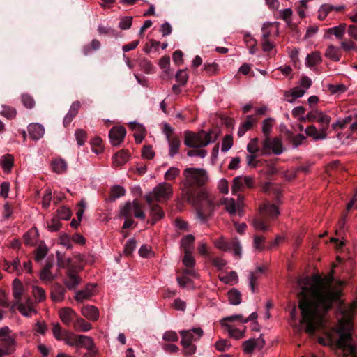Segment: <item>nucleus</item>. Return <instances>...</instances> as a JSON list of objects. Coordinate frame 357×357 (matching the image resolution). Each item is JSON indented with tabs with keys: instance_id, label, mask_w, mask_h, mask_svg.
<instances>
[{
	"instance_id": "26",
	"label": "nucleus",
	"mask_w": 357,
	"mask_h": 357,
	"mask_svg": "<svg viewBox=\"0 0 357 357\" xmlns=\"http://www.w3.org/2000/svg\"><path fill=\"white\" fill-rule=\"evenodd\" d=\"M169 142V155L172 158L179 151L181 141L180 139L176 136L167 138Z\"/></svg>"
},
{
	"instance_id": "12",
	"label": "nucleus",
	"mask_w": 357,
	"mask_h": 357,
	"mask_svg": "<svg viewBox=\"0 0 357 357\" xmlns=\"http://www.w3.org/2000/svg\"><path fill=\"white\" fill-rule=\"evenodd\" d=\"M82 282V278L75 273V268L67 271V278L64 280V284L69 290H74Z\"/></svg>"
},
{
	"instance_id": "37",
	"label": "nucleus",
	"mask_w": 357,
	"mask_h": 357,
	"mask_svg": "<svg viewBox=\"0 0 357 357\" xmlns=\"http://www.w3.org/2000/svg\"><path fill=\"white\" fill-rule=\"evenodd\" d=\"M252 226L255 229L266 231L268 229V225L266 218H255L252 220Z\"/></svg>"
},
{
	"instance_id": "48",
	"label": "nucleus",
	"mask_w": 357,
	"mask_h": 357,
	"mask_svg": "<svg viewBox=\"0 0 357 357\" xmlns=\"http://www.w3.org/2000/svg\"><path fill=\"white\" fill-rule=\"evenodd\" d=\"M321 110L317 109H312L311 111L308 112L306 116H301L299 118V121L301 122H314L316 119V116L318 115L319 112H321Z\"/></svg>"
},
{
	"instance_id": "16",
	"label": "nucleus",
	"mask_w": 357,
	"mask_h": 357,
	"mask_svg": "<svg viewBox=\"0 0 357 357\" xmlns=\"http://www.w3.org/2000/svg\"><path fill=\"white\" fill-rule=\"evenodd\" d=\"M130 158V153L127 150H121L116 152L112 157V163L116 167H121L126 164Z\"/></svg>"
},
{
	"instance_id": "46",
	"label": "nucleus",
	"mask_w": 357,
	"mask_h": 357,
	"mask_svg": "<svg viewBox=\"0 0 357 357\" xmlns=\"http://www.w3.org/2000/svg\"><path fill=\"white\" fill-rule=\"evenodd\" d=\"M71 215V210L66 206H61L57 209V216L59 219L68 220Z\"/></svg>"
},
{
	"instance_id": "45",
	"label": "nucleus",
	"mask_w": 357,
	"mask_h": 357,
	"mask_svg": "<svg viewBox=\"0 0 357 357\" xmlns=\"http://www.w3.org/2000/svg\"><path fill=\"white\" fill-rule=\"evenodd\" d=\"M222 326H225L227 328L228 334H229L230 337L235 338L236 340L241 339L243 337V334L245 332L238 330V328H232L230 325L227 324H222Z\"/></svg>"
},
{
	"instance_id": "25",
	"label": "nucleus",
	"mask_w": 357,
	"mask_h": 357,
	"mask_svg": "<svg viewBox=\"0 0 357 357\" xmlns=\"http://www.w3.org/2000/svg\"><path fill=\"white\" fill-rule=\"evenodd\" d=\"M0 349L6 350L7 354H10L15 349V341L13 337L0 339Z\"/></svg>"
},
{
	"instance_id": "41",
	"label": "nucleus",
	"mask_w": 357,
	"mask_h": 357,
	"mask_svg": "<svg viewBox=\"0 0 357 357\" xmlns=\"http://www.w3.org/2000/svg\"><path fill=\"white\" fill-rule=\"evenodd\" d=\"M74 326L75 328H79L83 332H87L91 328L90 323L86 321L85 319L81 317H78L77 319L75 320Z\"/></svg>"
},
{
	"instance_id": "55",
	"label": "nucleus",
	"mask_w": 357,
	"mask_h": 357,
	"mask_svg": "<svg viewBox=\"0 0 357 357\" xmlns=\"http://www.w3.org/2000/svg\"><path fill=\"white\" fill-rule=\"evenodd\" d=\"M248 151L252 154H255L260 151L259 147V138H252L248 144Z\"/></svg>"
},
{
	"instance_id": "4",
	"label": "nucleus",
	"mask_w": 357,
	"mask_h": 357,
	"mask_svg": "<svg viewBox=\"0 0 357 357\" xmlns=\"http://www.w3.org/2000/svg\"><path fill=\"white\" fill-rule=\"evenodd\" d=\"M336 347L342 353V357H357V338L349 331H340Z\"/></svg>"
},
{
	"instance_id": "22",
	"label": "nucleus",
	"mask_w": 357,
	"mask_h": 357,
	"mask_svg": "<svg viewBox=\"0 0 357 357\" xmlns=\"http://www.w3.org/2000/svg\"><path fill=\"white\" fill-rule=\"evenodd\" d=\"M217 206H224L225 209H226L227 212H228L230 215H236V202L235 199L233 198L228 199L227 197H225L219 202H217Z\"/></svg>"
},
{
	"instance_id": "62",
	"label": "nucleus",
	"mask_w": 357,
	"mask_h": 357,
	"mask_svg": "<svg viewBox=\"0 0 357 357\" xmlns=\"http://www.w3.org/2000/svg\"><path fill=\"white\" fill-rule=\"evenodd\" d=\"M1 114L8 119H14L15 116L17 114V111L13 107L3 106Z\"/></svg>"
},
{
	"instance_id": "47",
	"label": "nucleus",
	"mask_w": 357,
	"mask_h": 357,
	"mask_svg": "<svg viewBox=\"0 0 357 357\" xmlns=\"http://www.w3.org/2000/svg\"><path fill=\"white\" fill-rule=\"evenodd\" d=\"M100 48V42L97 39H93L90 45L83 47V53L85 55L90 54L92 50H98Z\"/></svg>"
},
{
	"instance_id": "28",
	"label": "nucleus",
	"mask_w": 357,
	"mask_h": 357,
	"mask_svg": "<svg viewBox=\"0 0 357 357\" xmlns=\"http://www.w3.org/2000/svg\"><path fill=\"white\" fill-rule=\"evenodd\" d=\"M13 294L15 299L20 302L23 294V285L20 279H14L13 282Z\"/></svg>"
},
{
	"instance_id": "38",
	"label": "nucleus",
	"mask_w": 357,
	"mask_h": 357,
	"mask_svg": "<svg viewBox=\"0 0 357 357\" xmlns=\"http://www.w3.org/2000/svg\"><path fill=\"white\" fill-rule=\"evenodd\" d=\"M51 165L53 171L57 174L63 173L66 169V162L62 159H54Z\"/></svg>"
},
{
	"instance_id": "40",
	"label": "nucleus",
	"mask_w": 357,
	"mask_h": 357,
	"mask_svg": "<svg viewBox=\"0 0 357 357\" xmlns=\"http://www.w3.org/2000/svg\"><path fill=\"white\" fill-rule=\"evenodd\" d=\"M126 195V190L122 186L115 185L111 188L110 200H116L119 197H123Z\"/></svg>"
},
{
	"instance_id": "3",
	"label": "nucleus",
	"mask_w": 357,
	"mask_h": 357,
	"mask_svg": "<svg viewBox=\"0 0 357 357\" xmlns=\"http://www.w3.org/2000/svg\"><path fill=\"white\" fill-rule=\"evenodd\" d=\"M273 119L267 118L264 120L262 126V132L264 139L262 141V154L270 155L271 153L275 155H280L282 153V141L278 138H270L273 127Z\"/></svg>"
},
{
	"instance_id": "34",
	"label": "nucleus",
	"mask_w": 357,
	"mask_h": 357,
	"mask_svg": "<svg viewBox=\"0 0 357 357\" xmlns=\"http://www.w3.org/2000/svg\"><path fill=\"white\" fill-rule=\"evenodd\" d=\"M264 271V268L261 266L257 267L255 272L250 273L249 275V287L251 288L252 293L255 292V283L256 280L259 278V274L263 273Z\"/></svg>"
},
{
	"instance_id": "32",
	"label": "nucleus",
	"mask_w": 357,
	"mask_h": 357,
	"mask_svg": "<svg viewBox=\"0 0 357 357\" xmlns=\"http://www.w3.org/2000/svg\"><path fill=\"white\" fill-rule=\"evenodd\" d=\"M227 295L231 305H238L241 303V293L238 290L231 289L228 291Z\"/></svg>"
},
{
	"instance_id": "54",
	"label": "nucleus",
	"mask_w": 357,
	"mask_h": 357,
	"mask_svg": "<svg viewBox=\"0 0 357 357\" xmlns=\"http://www.w3.org/2000/svg\"><path fill=\"white\" fill-rule=\"evenodd\" d=\"M192 252H184L183 263L188 268H193L195 264V258L191 255Z\"/></svg>"
},
{
	"instance_id": "63",
	"label": "nucleus",
	"mask_w": 357,
	"mask_h": 357,
	"mask_svg": "<svg viewBox=\"0 0 357 357\" xmlns=\"http://www.w3.org/2000/svg\"><path fill=\"white\" fill-rule=\"evenodd\" d=\"M142 156L147 160H152L155 156L154 151L150 145L144 146L142 150Z\"/></svg>"
},
{
	"instance_id": "49",
	"label": "nucleus",
	"mask_w": 357,
	"mask_h": 357,
	"mask_svg": "<svg viewBox=\"0 0 357 357\" xmlns=\"http://www.w3.org/2000/svg\"><path fill=\"white\" fill-rule=\"evenodd\" d=\"M308 0H301L296 6V10L301 19L305 17V11L307 9Z\"/></svg>"
},
{
	"instance_id": "23",
	"label": "nucleus",
	"mask_w": 357,
	"mask_h": 357,
	"mask_svg": "<svg viewBox=\"0 0 357 357\" xmlns=\"http://www.w3.org/2000/svg\"><path fill=\"white\" fill-rule=\"evenodd\" d=\"M129 127L132 130H136L137 132L134 133V137L137 144H140L143 141L145 136V129L143 125L137 123L136 122L130 123Z\"/></svg>"
},
{
	"instance_id": "43",
	"label": "nucleus",
	"mask_w": 357,
	"mask_h": 357,
	"mask_svg": "<svg viewBox=\"0 0 357 357\" xmlns=\"http://www.w3.org/2000/svg\"><path fill=\"white\" fill-rule=\"evenodd\" d=\"M220 280L226 284H234L238 282V275L235 271H231L227 275L220 277Z\"/></svg>"
},
{
	"instance_id": "59",
	"label": "nucleus",
	"mask_w": 357,
	"mask_h": 357,
	"mask_svg": "<svg viewBox=\"0 0 357 357\" xmlns=\"http://www.w3.org/2000/svg\"><path fill=\"white\" fill-rule=\"evenodd\" d=\"M136 248V241L133 238L130 239L128 241L126 242L125 245V249L124 252L126 255V256H130L133 250Z\"/></svg>"
},
{
	"instance_id": "13",
	"label": "nucleus",
	"mask_w": 357,
	"mask_h": 357,
	"mask_svg": "<svg viewBox=\"0 0 357 357\" xmlns=\"http://www.w3.org/2000/svg\"><path fill=\"white\" fill-rule=\"evenodd\" d=\"M260 213L267 216V218L275 220L279 215V209L276 204L271 202L263 204L259 207Z\"/></svg>"
},
{
	"instance_id": "52",
	"label": "nucleus",
	"mask_w": 357,
	"mask_h": 357,
	"mask_svg": "<svg viewBox=\"0 0 357 357\" xmlns=\"http://www.w3.org/2000/svg\"><path fill=\"white\" fill-rule=\"evenodd\" d=\"M304 93H305V91L303 89H299V88L296 87V88L292 89V92L290 93L289 92H286L285 96L287 98H289V96H292V98H293L292 100H289L288 101L289 102H293V101L296 98L303 97Z\"/></svg>"
},
{
	"instance_id": "27",
	"label": "nucleus",
	"mask_w": 357,
	"mask_h": 357,
	"mask_svg": "<svg viewBox=\"0 0 357 357\" xmlns=\"http://www.w3.org/2000/svg\"><path fill=\"white\" fill-rule=\"evenodd\" d=\"M195 242V237L192 234H188L181 238V248H183L184 252H192L194 247L192 245Z\"/></svg>"
},
{
	"instance_id": "35",
	"label": "nucleus",
	"mask_w": 357,
	"mask_h": 357,
	"mask_svg": "<svg viewBox=\"0 0 357 357\" xmlns=\"http://www.w3.org/2000/svg\"><path fill=\"white\" fill-rule=\"evenodd\" d=\"M321 61V57L319 52H314L307 54L306 57V65L308 67H313Z\"/></svg>"
},
{
	"instance_id": "2",
	"label": "nucleus",
	"mask_w": 357,
	"mask_h": 357,
	"mask_svg": "<svg viewBox=\"0 0 357 357\" xmlns=\"http://www.w3.org/2000/svg\"><path fill=\"white\" fill-rule=\"evenodd\" d=\"M220 135L218 128H213L206 132L201 130L198 133L186 131L184 132V144L190 148H202L213 142H215Z\"/></svg>"
},
{
	"instance_id": "20",
	"label": "nucleus",
	"mask_w": 357,
	"mask_h": 357,
	"mask_svg": "<svg viewBox=\"0 0 357 357\" xmlns=\"http://www.w3.org/2000/svg\"><path fill=\"white\" fill-rule=\"evenodd\" d=\"M222 250L224 251H234V255L238 257H241V243L237 238H234L231 241H227L225 243Z\"/></svg>"
},
{
	"instance_id": "8",
	"label": "nucleus",
	"mask_w": 357,
	"mask_h": 357,
	"mask_svg": "<svg viewBox=\"0 0 357 357\" xmlns=\"http://www.w3.org/2000/svg\"><path fill=\"white\" fill-rule=\"evenodd\" d=\"M181 340V344H192L199 340L203 335V331L202 328H194L191 330H183L179 332Z\"/></svg>"
},
{
	"instance_id": "18",
	"label": "nucleus",
	"mask_w": 357,
	"mask_h": 357,
	"mask_svg": "<svg viewBox=\"0 0 357 357\" xmlns=\"http://www.w3.org/2000/svg\"><path fill=\"white\" fill-rule=\"evenodd\" d=\"M82 314L84 317L96 321L98 319V308L92 305H86L82 308Z\"/></svg>"
},
{
	"instance_id": "21",
	"label": "nucleus",
	"mask_w": 357,
	"mask_h": 357,
	"mask_svg": "<svg viewBox=\"0 0 357 357\" xmlns=\"http://www.w3.org/2000/svg\"><path fill=\"white\" fill-rule=\"evenodd\" d=\"M346 24H339L333 28L328 29L326 31L324 37L328 38L331 35H335L337 39H341L343 38L346 33Z\"/></svg>"
},
{
	"instance_id": "11",
	"label": "nucleus",
	"mask_w": 357,
	"mask_h": 357,
	"mask_svg": "<svg viewBox=\"0 0 357 357\" xmlns=\"http://www.w3.org/2000/svg\"><path fill=\"white\" fill-rule=\"evenodd\" d=\"M254 186V181L250 176H236L233 181V186H231V191L233 193L241 190L243 188H252Z\"/></svg>"
},
{
	"instance_id": "10",
	"label": "nucleus",
	"mask_w": 357,
	"mask_h": 357,
	"mask_svg": "<svg viewBox=\"0 0 357 357\" xmlns=\"http://www.w3.org/2000/svg\"><path fill=\"white\" fill-rule=\"evenodd\" d=\"M126 134V128L122 126L114 127L109 131V139L112 146H118L122 143Z\"/></svg>"
},
{
	"instance_id": "57",
	"label": "nucleus",
	"mask_w": 357,
	"mask_h": 357,
	"mask_svg": "<svg viewBox=\"0 0 357 357\" xmlns=\"http://www.w3.org/2000/svg\"><path fill=\"white\" fill-rule=\"evenodd\" d=\"M21 100L24 107L28 109H32L33 107L35 106V100H33V98L30 95L22 94L21 96Z\"/></svg>"
},
{
	"instance_id": "31",
	"label": "nucleus",
	"mask_w": 357,
	"mask_h": 357,
	"mask_svg": "<svg viewBox=\"0 0 357 357\" xmlns=\"http://www.w3.org/2000/svg\"><path fill=\"white\" fill-rule=\"evenodd\" d=\"M14 160L13 157L9 154H6L2 156L0 159V164L4 172H9L11 168L13 167Z\"/></svg>"
},
{
	"instance_id": "36",
	"label": "nucleus",
	"mask_w": 357,
	"mask_h": 357,
	"mask_svg": "<svg viewBox=\"0 0 357 357\" xmlns=\"http://www.w3.org/2000/svg\"><path fill=\"white\" fill-rule=\"evenodd\" d=\"M326 57L330 58L333 61H339L340 59V54L338 48H336L334 45H331L328 47L325 52Z\"/></svg>"
},
{
	"instance_id": "58",
	"label": "nucleus",
	"mask_w": 357,
	"mask_h": 357,
	"mask_svg": "<svg viewBox=\"0 0 357 357\" xmlns=\"http://www.w3.org/2000/svg\"><path fill=\"white\" fill-rule=\"evenodd\" d=\"M255 124H256V119L252 115H248L245 117V121L241 124V128L250 130Z\"/></svg>"
},
{
	"instance_id": "9",
	"label": "nucleus",
	"mask_w": 357,
	"mask_h": 357,
	"mask_svg": "<svg viewBox=\"0 0 357 357\" xmlns=\"http://www.w3.org/2000/svg\"><path fill=\"white\" fill-rule=\"evenodd\" d=\"M145 200L148 203V205L150 206L151 209V215L152 218L151 224L153 225L155 222L161 220L164 216V212L161 207L156 204L153 202V197L151 195H146L144 197Z\"/></svg>"
},
{
	"instance_id": "15",
	"label": "nucleus",
	"mask_w": 357,
	"mask_h": 357,
	"mask_svg": "<svg viewBox=\"0 0 357 357\" xmlns=\"http://www.w3.org/2000/svg\"><path fill=\"white\" fill-rule=\"evenodd\" d=\"M66 289L59 283H54L51 289V299L54 302H61L64 300Z\"/></svg>"
},
{
	"instance_id": "7",
	"label": "nucleus",
	"mask_w": 357,
	"mask_h": 357,
	"mask_svg": "<svg viewBox=\"0 0 357 357\" xmlns=\"http://www.w3.org/2000/svg\"><path fill=\"white\" fill-rule=\"evenodd\" d=\"M173 194L172 185L169 183H161L157 185L153 191L148 195H151L153 197V201L162 202L167 201L170 199Z\"/></svg>"
},
{
	"instance_id": "61",
	"label": "nucleus",
	"mask_w": 357,
	"mask_h": 357,
	"mask_svg": "<svg viewBox=\"0 0 357 357\" xmlns=\"http://www.w3.org/2000/svg\"><path fill=\"white\" fill-rule=\"evenodd\" d=\"M272 24H264L262 29V38L261 40H270L269 38L271 36V29Z\"/></svg>"
},
{
	"instance_id": "53",
	"label": "nucleus",
	"mask_w": 357,
	"mask_h": 357,
	"mask_svg": "<svg viewBox=\"0 0 357 357\" xmlns=\"http://www.w3.org/2000/svg\"><path fill=\"white\" fill-rule=\"evenodd\" d=\"M188 75L185 70H180L176 74V80L180 83L181 86H185L187 84Z\"/></svg>"
},
{
	"instance_id": "1",
	"label": "nucleus",
	"mask_w": 357,
	"mask_h": 357,
	"mask_svg": "<svg viewBox=\"0 0 357 357\" xmlns=\"http://www.w3.org/2000/svg\"><path fill=\"white\" fill-rule=\"evenodd\" d=\"M298 307L305 325V332L314 335L317 328L324 324L326 313L332 308L337 298V293L333 287L332 279L313 277V284L308 287L303 286L298 293Z\"/></svg>"
},
{
	"instance_id": "64",
	"label": "nucleus",
	"mask_w": 357,
	"mask_h": 357,
	"mask_svg": "<svg viewBox=\"0 0 357 357\" xmlns=\"http://www.w3.org/2000/svg\"><path fill=\"white\" fill-rule=\"evenodd\" d=\"M230 347L231 344H229L227 340H218L215 343V349L221 352L229 349Z\"/></svg>"
},
{
	"instance_id": "50",
	"label": "nucleus",
	"mask_w": 357,
	"mask_h": 357,
	"mask_svg": "<svg viewBox=\"0 0 357 357\" xmlns=\"http://www.w3.org/2000/svg\"><path fill=\"white\" fill-rule=\"evenodd\" d=\"M47 253V248L45 245H40L38 248L36 250V256L35 260L36 261H40L43 259Z\"/></svg>"
},
{
	"instance_id": "5",
	"label": "nucleus",
	"mask_w": 357,
	"mask_h": 357,
	"mask_svg": "<svg viewBox=\"0 0 357 357\" xmlns=\"http://www.w3.org/2000/svg\"><path fill=\"white\" fill-rule=\"evenodd\" d=\"M197 199V215L202 222H205L208 218L213 215L214 210L218 207L217 203H215L213 199L203 192L198 195Z\"/></svg>"
},
{
	"instance_id": "30",
	"label": "nucleus",
	"mask_w": 357,
	"mask_h": 357,
	"mask_svg": "<svg viewBox=\"0 0 357 357\" xmlns=\"http://www.w3.org/2000/svg\"><path fill=\"white\" fill-rule=\"evenodd\" d=\"M78 344L77 347H84L89 350H92L94 347L93 340L83 335H77Z\"/></svg>"
},
{
	"instance_id": "33",
	"label": "nucleus",
	"mask_w": 357,
	"mask_h": 357,
	"mask_svg": "<svg viewBox=\"0 0 357 357\" xmlns=\"http://www.w3.org/2000/svg\"><path fill=\"white\" fill-rule=\"evenodd\" d=\"M317 115V119H315L314 121H317L321 123V130H328L329 123L331 121V118L326 115L322 112H319Z\"/></svg>"
},
{
	"instance_id": "24",
	"label": "nucleus",
	"mask_w": 357,
	"mask_h": 357,
	"mask_svg": "<svg viewBox=\"0 0 357 357\" xmlns=\"http://www.w3.org/2000/svg\"><path fill=\"white\" fill-rule=\"evenodd\" d=\"M75 316V312L72 308L64 307L59 311V317L61 321L67 326H70L73 317Z\"/></svg>"
},
{
	"instance_id": "44",
	"label": "nucleus",
	"mask_w": 357,
	"mask_h": 357,
	"mask_svg": "<svg viewBox=\"0 0 357 357\" xmlns=\"http://www.w3.org/2000/svg\"><path fill=\"white\" fill-rule=\"evenodd\" d=\"M134 211L133 202H127L124 206L120 210V215L125 218H131L132 211Z\"/></svg>"
},
{
	"instance_id": "29",
	"label": "nucleus",
	"mask_w": 357,
	"mask_h": 357,
	"mask_svg": "<svg viewBox=\"0 0 357 357\" xmlns=\"http://www.w3.org/2000/svg\"><path fill=\"white\" fill-rule=\"evenodd\" d=\"M52 332L54 337L57 340H61L66 337V335L70 333L68 331L62 328L59 323H54L52 324Z\"/></svg>"
},
{
	"instance_id": "19",
	"label": "nucleus",
	"mask_w": 357,
	"mask_h": 357,
	"mask_svg": "<svg viewBox=\"0 0 357 357\" xmlns=\"http://www.w3.org/2000/svg\"><path fill=\"white\" fill-rule=\"evenodd\" d=\"M307 136L313 137L314 140L325 139L326 137V130H322L321 127L318 130L314 125L307 126L305 130Z\"/></svg>"
},
{
	"instance_id": "17",
	"label": "nucleus",
	"mask_w": 357,
	"mask_h": 357,
	"mask_svg": "<svg viewBox=\"0 0 357 357\" xmlns=\"http://www.w3.org/2000/svg\"><path fill=\"white\" fill-rule=\"evenodd\" d=\"M28 132L32 139L38 140L44 135V128L38 123H32L28 126Z\"/></svg>"
},
{
	"instance_id": "60",
	"label": "nucleus",
	"mask_w": 357,
	"mask_h": 357,
	"mask_svg": "<svg viewBox=\"0 0 357 357\" xmlns=\"http://www.w3.org/2000/svg\"><path fill=\"white\" fill-rule=\"evenodd\" d=\"M178 339L176 332L173 331H166L162 335V340L167 342H177Z\"/></svg>"
},
{
	"instance_id": "51",
	"label": "nucleus",
	"mask_w": 357,
	"mask_h": 357,
	"mask_svg": "<svg viewBox=\"0 0 357 357\" xmlns=\"http://www.w3.org/2000/svg\"><path fill=\"white\" fill-rule=\"evenodd\" d=\"M180 169L177 167H170L165 174V179L167 181H172L179 176Z\"/></svg>"
},
{
	"instance_id": "56",
	"label": "nucleus",
	"mask_w": 357,
	"mask_h": 357,
	"mask_svg": "<svg viewBox=\"0 0 357 357\" xmlns=\"http://www.w3.org/2000/svg\"><path fill=\"white\" fill-rule=\"evenodd\" d=\"M292 15H293V10H291V8H285V9L279 10L278 18L287 22L289 20H291V17Z\"/></svg>"
},
{
	"instance_id": "39",
	"label": "nucleus",
	"mask_w": 357,
	"mask_h": 357,
	"mask_svg": "<svg viewBox=\"0 0 357 357\" xmlns=\"http://www.w3.org/2000/svg\"><path fill=\"white\" fill-rule=\"evenodd\" d=\"M32 294L33 296H35V298L37 302L41 303L46 299V293L45 290L43 289V287H39L38 286L32 287Z\"/></svg>"
},
{
	"instance_id": "42",
	"label": "nucleus",
	"mask_w": 357,
	"mask_h": 357,
	"mask_svg": "<svg viewBox=\"0 0 357 357\" xmlns=\"http://www.w3.org/2000/svg\"><path fill=\"white\" fill-rule=\"evenodd\" d=\"M333 6L329 4L322 5L318 10V19L320 21H323L326 19L328 14L332 11Z\"/></svg>"
},
{
	"instance_id": "6",
	"label": "nucleus",
	"mask_w": 357,
	"mask_h": 357,
	"mask_svg": "<svg viewBox=\"0 0 357 357\" xmlns=\"http://www.w3.org/2000/svg\"><path fill=\"white\" fill-rule=\"evenodd\" d=\"M183 174L188 185L190 188L203 186L208 179L206 171L202 168L187 167Z\"/></svg>"
},
{
	"instance_id": "14",
	"label": "nucleus",
	"mask_w": 357,
	"mask_h": 357,
	"mask_svg": "<svg viewBox=\"0 0 357 357\" xmlns=\"http://www.w3.org/2000/svg\"><path fill=\"white\" fill-rule=\"evenodd\" d=\"M96 287V284H87L85 289L82 290H78L75 293V299L79 303H82L84 300H89L93 295L94 288Z\"/></svg>"
}]
</instances>
